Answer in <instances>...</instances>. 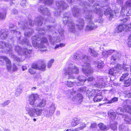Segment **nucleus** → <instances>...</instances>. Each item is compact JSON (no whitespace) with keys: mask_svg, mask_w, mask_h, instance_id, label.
Instances as JSON below:
<instances>
[{"mask_svg":"<svg viewBox=\"0 0 131 131\" xmlns=\"http://www.w3.org/2000/svg\"><path fill=\"white\" fill-rule=\"evenodd\" d=\"M89 52L92 57H96L98 55V53L96 52L94 49L89 48L88 50Z\"/></svg>","mask_w":131,"mask_h":131,"instance_id":"f704fd0d","label":"nucleus"},{"mask_svg":"<svg viewBox=\"0 0 131 131\" xmlns=\"http://www.w3.org/2000/svg\"><path fill=\"white\" fill-rule=\"evenodd\" d=\"M6 10H4L3 12H0V19H3L6 16Z\"/></svg>","mask_w":131,"mask_h":131,"instance_id":"3c124183","label":"nucleus"},{"mask_svg":"<svg viewBox=\"0 0 131 131\" xmlns=\"http://www.w3.org/2000/svg\"><path fill=\"white\" fill-rule=\"evenodd\" d=\"M74 83L78 86H80L83 85L84 83L82 82L79 81V82H74Z\"/></svg>","mask_w":131,"mask_h":131,"instance_id":"338daca9","label":"nucleus"},{"mask_svg":"<svg viewBox=\"0 0 131 131\" xmlns=\"http://www.w3.org/2000/svg\"><path fill=\"white\" fill-rule=\"evenodd\" d=\"M98 126L100 129L98 131H106L108 129L106 126L102 123H100Z\"/></svg>","mask_w":131,"mask_h":131,"instance_id":"e433bc0d","label":"nucleus"},{"mask_svg":"<svg viewBox=\"0 0 131 131\" xmlns=\"http://www.w3.org/2000/svg\"><path fill=\"white\" fill-rule=\"evenodd\" d=\"M10 102V101L9 100L6 101L4 102L3 103L1 104L0 105H1V106L5 107V106L8 105Z\"/></svg>","mask_w":131,"mask_h":131,"instance_id":"4d7b16f0","label":"nucleus"},{"mask_svg":"<svg viewBox=\"0 0 131 131\" xmlns=\"http://www.w3.org/2000/svg\"><path fill=\"white\" fill-rule=\"evenodd\" d=\"M78 79L79 81L82 82L84 83L86 80V78L84 76L80 75L78 77Z\"/></svg>","mask_w":131,"mask_h":131,"instance_id":"c03bdc74","label":"nucleus"},{"mask_svg":"<svg viewBox=\"0 0 131 131\" xmlns=\"http://www.w3.org/2000/svg\"><path fill=\"white\" fill-rule=\"evenodd\" d=\"M103 99V96L101 95V93H99L95 96L93 100L94 102H100Z\"/></svg>","mask_w":131,"mask_h":131,"instance_id":"7c9ffc66","label":"nucleus"},{"mask_svg":"<svg viewBox=\"0 0 131 131\" xmlns=\"http://www.w3.org/2000/svg\"><path fill=\"white\" fill-rule=\"evenodd\" d=\"M56 107L54 104L52 103L47 106L45 111V115L47 117H50L53 114Z\"/></svg>","mask_w":131,"mask_h":131,"instance_id":"f8f14e48","label":"nucleus"},{"mask_svg":"<svg viewBox=\"0 0 131 131\" xmlns=\"http://www.w3.org/2000/svg\"><path fill=\"white\" fill-rule=\"evenodd\" d=\"M46 100L45 99L38 100V102H37L35 106L36 107H42L46 105Z\"/></svg>","mask_w":131,"mask_h":131,"instance_id":"cd10ccee","label":"nucleus"},{"mask_svg":"<svg viewBox=\"0 0 131 131\" xmlns=\"http://www.w3.org/2000/svg\"><path fill=\"white\" fill-rule=\"evenodd\" d=\"M87 94H89V95L91 96H92L94 95L95 93V90H92L91 92V91L88 89L86 90L85 92Z\"/></svg>","mask_w":131,"mask_h":131,"instance_id":"49530a36","label":"nucleus"},{"mask_svg":"<svg viewBox=\"0 0 131 131\" xmlns=\"http://www.w3.org/2000/svg\"><path fill=\"white\" fill-rule=\"evenodd\" d=\"M1 58L2 59H1L0 60L1 62L0 64H2L5 61L7 64V68L8 71L10 72H11L12 71V65L10 60L6 57L4 56H2L1 57Z\"/></svg>","mask_w":131,"mask_h":131,"instance_id":"dca6fc26","label":"nucleus"},{"mask_svg":"<svg viewBox=\"0 0 131 131\" xmlns=\"http://www.w3.org/2000/svg\"><path fill=\"white\" fill-rule=\"evenodd\" d=\"M128 45L129 47H131V34L128 37Z\"/></svg>","mask_w":131,"mask_h":131,"instance_id":"69168bd1","label":"nucleus"},{"mask_svg":"<svg viewBox=\"0 0 131 131\" xmlns=\"http://www.w3.org/2000/svg\"><path fill=\"white\" fill-rule=\"evenodd\" d=\"M126 28L128 31H131V22L128 25L123 24L119 25L116 29V32L117 33L121 32L124 29Z\"/></svg>","mask_w":131,"mask_h":131,"instance_id":"4468645a","label":"nucleus"},{"mask_svg":"<svg viewBox=\"0 0 131 131\" xmlns=\"http://www.w3.org/2000/svg\"><path fill=\"white\" fill-rule=\"evenodd\" d=\"M129 74L128 73H126L123 74L122 75L120 79V81H123L125 80V79H127L128 78V76Z\"/></svg>","mask_w":131,"mask_h":131,"instance_id":"8fccbe9b","label":"nucleus"},{"mask_svg":"<svg viewBox=\"0 0 131 131\" xmlns=\"http://www.w3.org/2000/svg\"><path fill=\"white\" fill-rule=\"evenodd\" d=\"M65 45V44L63 43H60L59 44L57 45L55 47V49H56L60 47L61 48L64 46Z\"/></svg>","mask_w":131,"mask_h":131,"instance_id":"e2e57ef3","label":"nucleus"},{"mask_svg":"<svg viewBox=\"0 0 131 131\" xmlns=\"http://www.w3.org/2000/svg\"><path fill=\"white\" fill-rule=\"evenodd\" d=\"M54 9H55V10L57 11L56 12L54 13V16L57 17L60 16L61 13L62 11H61V10H59L56 8H54Z\"/></svg>","mask_w":131,"mask_h":131,"instance_id":"5fc2aeb1","label":"nucleus"},{"mask_svg":"<svg viewBox=\"0 0 131 131\" xmlns=\"http://www.w3.org/2000/svg\"><path fill=\"white\" fill-rule=\"evenodd\" d=\"M8 34V30L3 29L0 30V37L2 39H6L7 38Z\"/></svg>","mask_w":131,"mask_h":131,"instance_id":"b1692460","label":"nucleus"},{"mask_svg":"<svg viewBox=\"0 0 131 131\" xmlns=\"http://www.w3.org/2000/svg\"><path fill=\"white\" fill-rule=\"evenodd\" d=\"M124 112L123 108L121 107L118 108L116 110V113L118 115H122Z\"/></svg>","mask_w":131,"mask_h":131,"instance_id":"de8ad7c7","label":"nucleus"},{"mask_svg":"<svg viewBox=\"0 0 131 131\" xmlns=\"http://www.w3.org/2000/svg\"><path fill=\"white\" fill-rule=\"evenodd\" d=\"M46 65L42 63L40 66H39L36 64H33L32 66V68L34 70L37 69L41 71H44L46 70Z\"/></svg>","mask_w":131,"mask_h":131,"instance_id":"412c9836","label":"nucleus"},{"mask_svg":"<svg viewBox=\"0 0 131 131\" xmlns=\"http://www.w3.org/2000/svg\"><path fill=\"white\" fill-rule=\"evenodd\" d=\"M43 1L44 4L46 5L51 6L53 5V0H39Z\"/></svg>","mask_w":131,"mask_h":131,"instance_id":"a19ab883","label":"nucleus"},{"mask_svg":"<svg viewBox=\"0 0 131 131\" xmlns=\"http://www.w3.org/2000/svg\"><path fill=\"white\" fill-rule=\"evenodd\" d=\"M87 88L85 86H82L78 90L79 91L81 92H86Z\"/></svg>","mask_w":131,"mask_h":131,"instance_id":"680f3d73","label":"nucleus"},{"mask_svg":"<svg viewBox=\"0 0 131 131\" xmlns=\"http://www.w3.org/2000/svg\"><path fill=\"white\" fill-rule=\"evenodd\" d=\"M18 69V68L17 66L14 63L13 65L12 71L14 72H15L17 71Z\"/></svg>","mask_w":131,"mask_h":131,"instance_id":"0e129e2a","label":"nucleus"},{"mask_svg":"<svg viewBox=\"0 0 131 131\" xmlns=\"http://www.w3.org/2000/svg\"><path fill=\"white\" fill-rule=\"evenodd\" d=\"M54 61V60L53 59H51L48 62L47 65V67L48 68H50L51 67Z\"/></svg>","mask_w":131,"mask_h":131,"instance_id":"13d9d810","label":"nucleus"},{"mask_svg":"<svg viewBox=\"0 0 131 131\" xmlns=\"http://www.w3.org/2000/svg\"><path fill=\"white\" fill-rule=\"evenodd\" d=\"M95 21L97 22H99L101 24H102L104 21L103 19L101 17H100L98 19H95Z\"/></svg>","mask_w":131,"mask_h":131,"instance_id":"052dcab7","label":"nucleus"},{"mask_svg":"<svg viewBox=\"0 0 131 131\" xmlns=\"http://www.w3.org/2000/svg\"><path fill=\"white\" fill-rule=\"evenodd\" d=\"M97 26L92 21H90L88 25H87L85 29V31H90L97 28Z\"/></svg>","mask_w":131,"mask_h":131,"instance_id":"5701e85b","label":"nucleus"},{"mask_svg":"<svg viewBox=\"0 0 131 131\" xmlns=\"http://www.w3.org/2000/svg\"><path fill=\"white\" fill-rule=\"evenodd\" d=\"M8 53L9 54V56L12 58L14 59L17 62H22L23 60V59H21L16 55L14 54L12 49L10 51H8Z\"/></svg>","mask_w":131,"mask_h":131,"instance_id":"bb28decb","label":"nucleus"},{"mask_svg":"<svg viewBox=\"0 0 131 131\" xmlns=\"http://www.w3.org/2000/svg\"><path fill=\"white\" fill-rule=\"evenodd\" d=\"M97 26L92 21H90L88 25H87L85 29V31H90L97 28Z\"/></svg>","mask_w":131,"mask_h":131,"instance_id":"4be33fe9","label":"nucleus"},{"mask_svg":"<svg viewBox=\"0 0 131 131\" xmlns=\"http://www.w3.org/2000/svg\"><path fill=\"white\" fill-rule=\"evenodd\" d=\"M115 50H104L102 52L103 56L105 58H107L108 55H111L114 52Z\"/></svg>","mask_w":131,"mask_h":131,"instance_id":"2f4dec72","label":"nucleus"},{"mask_svg":"<svg viewBox=\"0 0 131 131\" xmlns=\"http://www.w3.org/2000/svg\"><path fill=\"white\" fill-rule=\"evenodd\" d=\"M22 92V87L21 86H19L17 88V89L16 90L15 95L16 96H18Z\"/></svg>","mask_w":131,"mask_h":131,"instance_id":"ea45409f","label":"nucleus"},{"mask_svg":"<svg viewBox=\"0 0 131 131\" xmlns=\"http://www.w3.org/2000/svg\"><path fill=\"white\" fill-rule=\"evenodd\" d=\"M76 93V91L74 90V89L70 90L68 91V93H69L70 95H74V94H75Z\"/></svg>","mask_w":131,"mask_h":131,"instance_id":"774afa93","label":"nucleus"},{"mask_svg":"<svg viewBox=\"0 0 131 131\" xmlns=\"http://www.w3.org/2000/svg\"><path fill=\"white\" fill-rule=\"evenodd\" d=\"M89 52L92 57H96L98 55V53L96 52L94 49L89 48L88 50Z\"/></svg>","mask_w":131,"mask_h":131,"instance_id":"c9c22d12","label":"nucleus"},{"mask_svg":"<svg viewBox=\"0 0 131 131\" xmlns=\"http://www.w3.org/2000/svg\"><path fill=\"white\" fill-rule=\"evenodd\" d=\"M94 64L96 67V68H97L99 70L100 69H102L104 66L103 62L101 61H95Z\"/></svg>","mask_w":131,"mask_h":131,"instance_id":"473e14b6","label":"nucleus"},{"mask_svg":"<svg viewBox=\"0 0 131 131\" xmlns=\"http://www.w3.org/2000/svg\"><path fill=\"white\" fill-rule=\"evenodd\" d=\"M56 5L57 6L56 8L61 11L66 9L68 7L67 4L64 1H57L56 2Z\"/></svg>","mask_w":131,"mask_h":131,"instance_id":"2eb2a0df","label":"nucleus"},{"mask_svg":"<svg viewBox=\"0 0 131 131\" xmlns=\"http://www.w3.org/2000/svg\"><path fill=\"white\" fill-rule=\"evenodd\" d=\"M77 21L78 23L76 24L77 28L80 30L82 29L84 27V20L81 18H79Z\"/></svg>","mask_w":131,"mask_h":131,"instance_id":"393cba45","label":"nucleus"},{"mask_svg":"<svg viewBox=\"0 0 131 131\" xmlns=\"http://www.w3.org/2000/svg\"><path fill=\"white\" fill-rule=\"evenodd\" d=\"M83 96L81 94L79 93L76 95L73 99L74 101H78L79 103H81L82 101Z\"/></svg>","mask_w":131,"mask_h":131,"instance_id":"c756f323","label":"nucleus"},{"mask_svg":"<svg viewBox=\"0 0 131 131\" xmlns=\"http://www.w3.org/2000/svg\"><path fill=\"white\" fill-rule=\"evenodd\" d=\"M10 29V30L12 34H15L16 35V36L17 38V39H18L19 37H21V39L22 38L20 35L21 32L17 30H16L17 28V27L13 24H10L9 26ZM18 39H17L18 40Z\"/></svg>","mask_w":131,"mask_h":131,"instance_id":"a211bd4d","label":"nucleus"},{"mask_svg":"<svg viewBox=\"0 0 131 131\" xmlns=\"http://www.w3.org/2000/svg\"><path fill=\"white\" fill-rule=\"evenodd\" d=\"M124 93L125 94V97H131V91L126 90L124 91Z\"/></svg>","mask_w":131,"mask_h":131,"instance_id":"09e8293b","label":"nucleus"},{"mask_svg":"<svg viewBox=\"0 0 131 131\" xmlns=\"http://www.w3.org/2000/svg\"><path fill=\"white\" fill-rule=\"evenodd\" d=\"M122 118L126 123L131 124V116L127 114H125L122 115Z\"/></svg>","mask_w":131,"mask_h":131,"instance_id":"c85d7f7f","label":"nucleus"},{"mask_svg":"<svg viewBox=\"0 0 131 131\" xmlns=\"http://www.w3.org/2000/svg\"><path fill=\"white\" fill-rule=\"evenodd\" d=\"M108 114L111 119H112L113 120L115 119L116 117V114L112 110L109 111Z\"/></svg>","mask_w":131,"mask_h":131,"instance_id":"58836bf2","label":"nucleus"},{"mask_svg":"<svg viewBox=\"0 0 131 131\" xmlns=\"http://www.w3.org/2000/svg\"><path fill=\"white\" fill-rule=\"evenodd\" d=\"M20 1V0H10V5H12V4H17Z\"/></svg>","mask_w":131,"mask_h":131,"instance_id":"bf43d9fd","label":"nucleus"},{"mask_svg":"<svg viewBox=\"0 0 131 131\" xmlns=\"http://www.w3.org/2000/svg\"><path fill=\"white\" fill-rule=\"evenodd\" d=\"M118 99V97H114L112 98L111 100H108L106 99V101L107 103L110 104L117 101Z\"/></svg>","mask_w":131,"mask_h":131,"instance_id":"37998d69","label":"nucleus"},{"mask_svg":"<svg viewBox=\"0 0 131 131\" xmlns=\"http://www.w3.org/2000/svg\"><path fill=\"white\" fill-rule=\"evenodd\" d=\"M80 5L82 6L84 8V9L86 13L85 16V18L86 19L91 20H92L93 18V13L92 11L90 10H86L85 8H90L91 6V5L89 4L87 2H81L80 4Z\"/></svg>","mask_w":131,"mask_h":131,"instance_id":"9d476101","label":"nucleus"},{"mask_svg":"<svg viewBox=\"0 0 131 131\" xmlns=\"http://www.w3.org/2000/svg\"><path fill=\"white\" fill-rule=\"evenodd\" d=\"M117 124L116 123H114L110 125V127L113 130L115 131L116 130L117 128Z\"/></svg>","mask_w":131,"mask_h":131,"instance_id":"6e6d98bb","label":"nucleus"},{"mask_svg":"<svg viewBox=\"0 0 131 131\" xmlns=\"http://www.w3.org/2000/svg\"><path fill=\"white\" fill-rule=\"evenodd\" d=\"M120 54L119 53L117 52L115 53L111 57V63L113 64L118 60L120 58Z\"/></svg>","mask_w":131,"mask_h":131,"instance_id":"a878e982","label":"nucleus"},{"mask_svg":"<svg viewBox=\"0 0 131 131\" xmlns=\"http://www.w3.org/2000/svg\"><path fill=\"white\" fill-rule=\"evenodd\" d=\"M119 129L120 131H129L125 124L120 125L119 126Z\"/></svg>","mask_w":131,"mask_h":131,"instance_id":"4c0bfd02","label":"nucleus"},{"mask_svg":"<svg viewBox=\"0 0 131 131\" xmlns=\"http://www.w3.org/2000/svg\"><path fill=\"white\" fill-rule=\"evenodd\" d=\"M71 10L73 16L74 17L78 18L81 16V10L78 6H74L72 8Z\"/></svg>","mask_w":131,"mask_h":131,"instance_id":"6ab92c4d","label":"nucleus"},{"mask_svg":"<svg viewBox=\"0 0 131 131\" xmlns=\"http://www.w3.org/2000/svg\"><path fill=\"white\" fill-rule=\"evenodd\" d=\"M80 55L77 54L74 55L73 58L75 61H77L78 63H81V66L82 67V71L87 76L90 75L93 73V70L90 67V62L91 57L83 54L82 57Z\"/></svg>","mask_w":131,"mask_h":131,"instance_id":"f03ea898","label":"nucleus"},{"mask_svg":"<svg viewBox=\"0 0 131 131\" xmlns=\"http://www.w3.org/2000/svg\"><path fill=\"white\" fill-rule=\"evenodd\" d=\"M114 68L116 70L117 72H119L121 70H123L125 72H128L129 71L130 69L129 66L124 63L123 65L119 63L117 64L116 66Z\"/></svg>","mask_w":131,"mask_h":131,"instance_id":"ddd939ff","label":"nucleus"},{"mask_svg":"<svg viewBox=\"0 0 131 131\" xmlns=\"http://www.w3.org/2000/svg\"><path fill=\"white\" fill-rule=\"evenodd\" d=\"M92 9L95 13L97 14H100L101 16L103 15L104 10V14L105 15H110V20H111L112 18H115V15L116 14L115 13L111 10L108 4L102 5L100 4L99 2L95 3L92 7Z\"/></svg>","mask_w":131,"mask_h":131,"instance_id":"20e7f679","label":"nucleus"},{"mask_svg":"<svg viewBox=\"0 0 131 131\" xmlns=\"http://www.w3.org/2000/svg\"><path fill=\"white\" fill-rule=\"evenodd\" d=\"M17 42L20 44L26 46V47L22 48L20 46H17L15 47V50L19 55H23L26 58H29L30 57V54L32 52V50L30 48H31L32 46L28 40L25 37L21 39V37H19Z\"/></svg>","mask_w":131,"mask_h":131,"instance_id":"7ed1b4c3","label":"nucleus"},{"mask_svg":"<svg viewBox=\"0 0 131 131\" xmlns=\"http://www.w3.org/2000/svg\"><path fill=\"white\" fill-rule=\"evenodd\" d=\"M97 82L94 84L95 86L99 88L105 87L106 85L107 82H108L111 78L108 77H103L100 76H98L97 77Z\"/></svg>","mask_w":131,"mask_h":131,"instance_id":"1a4fd4ad","label":"nucleus"},{"mask_svg":"<svg viewBox=\"0 0 131 131\" xmlns=\"http://www.w3.org/2000/svg\"><path fill=\"white\" fill-rule=\"evenodd\" d=\"M71 14L69 12L63 14V22L65 25L67 24L69 28L68 30L73 33H74L76 31L75 24L74 21L70 17Z\"/></svg>","mask_w":131,"mask_h":131,"instance_id":"423d86ee","label":"nucleus"},{"mask_svg":"<svg viewBox=\"0 0 131 131\" xmlns=\"http://www.w3.org/2000/svg\"><path fill=\"white\" fill-rule=\"evenodd\" d=\"M117 72L116 70H115L114 67L110 69L109 71L108 74L112 76H115V75L116 73Z\"/></svg>","mask_w":131,"mask_h":131,"instance_id":"79ce46f5","label":"nucleus"},{"mask_svg":"<svg viewBox=\"0 0 131 131\" xmlns=\"http://www.w3.org/2000/svg\"><path fill=\"white\" fill-rule=\"evenodd\" d=\"M131 7V2L129 1H127L124 5L122 7L121 12L123 13L126 12L125 9H126L127 7Z\"/></svg>","mask_w":131,"mask_h":131,"instance_id":"72a5a7b5","label":"nucleus"},{"mask_svg":"<svg viewBox=\"0 0 131 131\" xmlns=\"http://www.w3.org/2000/svg\"><path fill=\"white\" fill-rule=\"evenodd\" d=\"M5 46L7 49H6V52L8 53V51H10L12 49V46L9 43L4 41H2L0 42V48L3 49Z\"/></svg>","mask_w":131,"mask_h":131,"instance_id":"aec40b11","label":"nucleus"},{"mask_svg":"<svg viewBox=\"0 0 131 131\" xmlns=\"http://www.w3.org/2000/svg\"><path fill=\"white\" fill-rule=\"evenodd\" d=\"M39 98L37 94H32L30 95L29 97L28 102L30 105H27L30 106L32 108L36 107L35 105L38 102Z\"/></svg>","mask_w":131,"mask_h":131,"instance_id":"9b49d317","label":"nucleus"},{"mask_svg":"<svg viewBox=\"0 0 131 131\" xmlns=\"http://www.w3.org/2000/svg\"><path fill=\"white\" fill-rule=\"evenodd\" d=\"M34 38L35 40H32V42L33 47L36 49L40 50L41 52L46 51L47 48L45 44L48 43L47 38L43 36L41 38L38 36L35 37Z\"/></svg>","mask_w":131,"mask_h":131,"instance_id":"39448f33","label":"nucleus"},{"mask_svg":"<svg viewBox=\"0 0 131 131\" xmlns=\"http://www.w3.org/2000/svg\"><path fill=\"white\" fill-rule=\"evenodd\" d=\"M123 107L125 112L131 114V107L130 102L129 100H126L125 101H123Z\"/></svg>","mask_w":131,"mask_h":131,"instance_id":"f3484780","label":"nucleus"},{"mask_svg":"<svg viewBox=\"0 0 131 131\" xmlns=\"http://www.w3.org/2000/svg\"><path fill=\"white\" fill-rule=\"evenodd\" d=\"M73 65L71 64L69 67L64 70V72L65 75H68V79H74L76 78L75 74H77L79 72V68L76 66H73Z\"/></svg>","mask_w":131,"mask_h":131,"instance_id":"0eeeda50","label":"nucleus"},{"mask_svg":"<svg viewBox=\"0 0 131 131\" xmlns=\"http://www.w3.org/2000/svg\"><path fill=\"white\" fill-rule=\"evenodd\" d=\"M124 86L125 87H128L131 84V79L130 78H128L127 80H125L124 82Z\"/></svg>","mask_w":131,"mask_h":131,"instance_id":"a18cd8bd","label":"nucleus"},{"mask_svg":"<svg viewBox=\"0 0 131 131\" xmlns=\"http://www.w3.org/2000/svg\"><path fill=\"white\" fill-rule=\"evenodd\" d=\"M36 107L32 108L30 106L26 105L25 107L26 114L32 117L41 115L42 114V109L37 108Z\"/></svg>","mask_w":131,"mask_h":131,"instance_id":"6e6552de","label":"nucleus"},{"mask_svg":"<svg viewBox=\"0 0 131 131\" xmlns=\"http://www.w3.org/2000/svg\"><path fill=\"white\" fill-rule=\"evenodd\" d=\"M65 84L68 87H71L74 85V82H72L71 81H66L65 82Z\"/></svg>","mask_w":131,"mask_h":131,"instance_id":"864d4df0","label":"nucleus"},{"mask_svg":"<svg viewBox=\"0 0 131 131\" xmlns=\"http://www.w3.org/2000/svg\"><path fill=\"white\" fill-rule=\"evenodd\" d=\"M81 125H82V126H81L80 127H79L75 129L74 130H73V131H78L82 130L86 127L85 124L84 123H82Z\"/></svg>","mask_w":131,"mask_h":131,"instance_id":"603ef678","label":"nucleus"},{"mask_svg":"<svg viewBox=\"0 0 131 131\" xmlns=\"http://www.w3.org/2000/svg\"><path fill=\"white\" fill-rule=\"evenodd\" d=\"M38 9L41 15L46 16L48 17L44 19L43 17L40 15L35 19V22L28 17L29 23L26 20H25L24 22L21 21L20 23L18 22L19 26L21 29L25 30L24 34L25 36L27 37L30 36L34 32L33 29L28 27V23L30 26H32L34 25L41 26L43 24L42 20H44L45 24L46 25V27H44L43 29L39 28L37 29L36 30H38L39 34L44 35L47 31L52 32L53 34V37L50 35H48L47 37L51 44L54 45L56 43L59 42L61 39L59 36H57V32L55 31V29L57 30V31L62 38L64 37V30L61 28V26L60 25H56L54 26L47 25L46 24L49 23H54L55 20L53 17H51L50 11L45 5H40L38 7Z\"/></svg>","mask_w":131,"mask_h":131,"instance_id":"f257e3e1","label":"nucleus"}]
</instances>
